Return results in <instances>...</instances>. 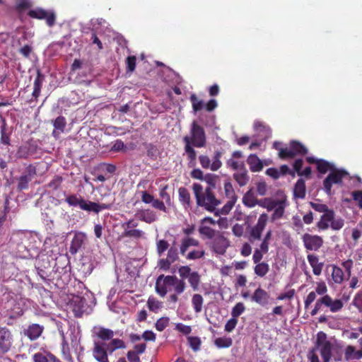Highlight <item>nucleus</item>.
Listing matches in <instances>:
<instances>
[{"label":"nucleus","instance_id":"obj_1","mask_svg":"<svg viewBox=\"0 0 362 362\" xmlns=\"http://www.w3.org/2000/svg\"><path fill=\"white\" fill-rule=\"evenodd\" d=\"M194 194L198 206L204 207L210 212L215 210V207L221 204L212 192L213 189L206 188L204 194L202 192L203 187L199 183H194L192 186Z\"/></svg>","mask_w":362,"mask_h":362},{"label":"nucleus","instance_id":"obj_2","mask_svg":"<svg viewBox=\"0 0 362 362\" xmlns=\"http://www.w3.org/2000/svg\"><path fill=\"white\" fill-rule=\"evenodd\" d=\"M124 342L119 339H112L105 344L103 342H94L93 354L95 359L98 362H109L108 354H112L117 349H124Z\"/></svg>","mask_w":362,"mask_h":362},{"label":"nucleus","instance_id":"obj_3","mask_svg":"<svg viewBox=\"0 0 362 362\" xmlns=\"http://www.w3.org/2000/svg\"><path fill=\"white\" fill-rule=\"evenodd\" d=\"M36 174V167L30 164L25 169L21 175L14 177L13 181L17 182V191L22 192L28 189L30 182L32 181Z\"/></svg>","mask_w":362,"mask_h":362},{"label":"nucleus","instance_id":"obj_4","mask_svg":"<svg viewBox=\"0 0 362 362\" xmlns=\"http://www.w3.org/2000/svg\"><path fill=\"white\" fill-rule=\"evenodd\" d=\"M192 145L197 148L206 146V138L204 128L197 121H193L190 127V136Z\"/></svg>","mask_w":362,"mask_h":362},{"label":"nucleus","instance_id":"obj_5","mask_svg":"<svg viewBox=\"0 0 362 362\" xmlns=\"http://www.w3.org/2000/svg\"><path fill=\"white\" fill-rule=\"evenodd\" d=\"M348 175L349 173L344 170H337L334 168L323 181L325 192L328 195H331L332 184L341 185L342 183V178Z\"/></svg>","mask_w":362,"mask_h":362},{"label":"nucleus","instance_id":"obj_6","mask_svg":"<svg viewBox=\"0 0 362 362\" xmlns=\"http://www.w3.org/2000/svg\"><path fill=\"white\" fill-rule=\"evenodd\" d=\"M107 197H110V202L107 203H96L87 199H84L81 209L88 212H94L98 214L101 210L110 209L115 202V197L110 193L107 194Z\"/></svg>","mask_w":362,"mask_h":362},{"label":"nucleus","instance_id":"obj_7","mask_svg":"<svg viewBox=\"0 0 362 362\" xmlns=\"http://www.w3.org/2000/svg\"><path fill=\"white\" fill-rule=\"evenodd\" d=\"M307 153L308 149L300 142L291 141L290 143V148H285L280 149V153H279V155L281 158H293L296 155H305Z\"/></svg>","mask_w":362,"mask_h":362},{"label":"nucleus","instance_id":"obj_8","mask_svg":"<svg viewBox=\"0 0 362 362\" xmlns=\"http://www.w3.org/2000/svg\"><path fill=\"white\" fill-rule=\"evenodd\" d=\"M178 279L175 276H164L160 274L158 276L156 281V291L160 296L164 297L167 292V286H175Z\"/></svg>","mask_w":362,"mask_h":362},{"label":"nucleus","instance_id":"obj_9","mask_svg":"<svg viewBox=\"0 0 362 362\" xmlns=\"http://www.w3.org/2000/svg\"><path fill=\"white\" fill-rule=\"evenodd\" d=\"M30 237H32V235L28 231L17 230L12 233L9 243L16 245L18 250L23 252L26 250L25 241L28 240Z\"/></svg>","mask_w":362,"mask_h":362},{"label":"nucleus","instance_id":"obj_10","mask_svg":"<svg viewBox=\"0 0 362 362\" xmlns=\"http://www.w3.org/2000/svg\"><path fill=\"white\" fill-rule=\"evenodd\" d=\"M28 14L30 17L33 18L45 19L49 27L53 26L55 23L56 16L53 11H47L42 8H36L30 10Z\"/></svg>","mask_w":362,"mask_h":362},{"label":"nucleus","instance_id":"obj_11","mask_svg":"<svg viewBox=\"0 0 362 362\" xmlns=\"http://www.w3.org/2000/svg\"><path fill=\"white\" fill-rule=\"evenodd\" d=\"M11 346V332L7 327L0 326V351L6 354L10 350Z\"/></svg>","mask_w":362,"mask_h":362},{"label":"nucleus","instance_id":"obj_12","mask_svg":"<svg viewBox=\"0 0 362 362\" xmlns=\"http://www.w3.org/2000/svg\"><path fill=\"white\" fill-rule=\"evenodd\" d=\"M303 240L305 247L308 250L317 251L323 244V240L320 236L313 235L309 233H305L303 235Z\"/></svg>","mask_w":362,"mask_h":362},{"label":"nucleus","instance_id":"obj_13","mask_svg":"<svg viewBox=\"0 0 362 362\" xmlns=\"http://www.w3.org/2000/svg\"><path fill=\"white\" fill-rule=\"evenodd\" d=\"M213 250L219 255H224L229 246L228 240L221 234L216 235L211 243Z\"/></svg>","mask_w":362,"mask_h":362},{"label":"nucleus","instance_id":"obj_14","mask_svg":"<svg viewBox=\"0 0 362 362\" xmlns=\"http://www.w3.org/2000/svg\"><path fill=\"white\" fill-rule=\"evenodd\" d=\"M86 240V235L82 232H76L74 236V238L71 243L69 247V252L71 255L76 254L79 250H81L85 244Z\"/></svg>","mask_w":362,"mask_h":362},{"label":"nucleus","instance_id":"obj_15","mask_svg":"<svg viewBox=\"0 0 362 362\" xmlns=\"http://www.w3.org/2000/svg\"><path fill=\"white\" fill-rule=\"evenodd\" d=\"M73 311L77 317H81L83 314L86 305V300L85 298L79 296H75L71 300Z\"/></svg>","mask_w":362,"mask_h":362},{"label":"nucleus","instance_id":"obj_16","mask_svg":"<svg viewBox=\"0 0 362 362\" xmlns=\"http://www.w3.org/2000/svg\"><path fill=\"white\" fill-rule=\"evenodd\" d=\"M49 257L46 256H42L41 257H39L36 260L35 263V269L37 272V274L40 276V278L46 281H47V276H48V274H47L45 269L49 267Z\"/></svg>","mask_w":362,"mask_h":362},{"label":"nucleus","instance_id":"obj_17","mask_svg":"<svg viewBox=\"0 0 362 362\" xmlns=\"http://www.w3.org/2000/svg\"><path fill=\"white\" fill-rule=\"evenodd\" d=\"M94 332L100 339L99 341H95L94 342H103L105 344H108L109 341L114 339L113 337L115 333L110 329L104 327H94Z\"/></svg>","mask_w":362,"mask_h":362},{"label":"nucleus","instance_id":"obj_18","mask_svg":"<svg viewBox=\"0 0 362 362\" xmlns=\"http://www.w3.org/2000/svg\"><path fill=\"white\" fill-rule=\"evenodd\" d=\"M269 293L260 287L257 288L251 296V300L252 301L256 302L262 306H265L267 305L269 303Z\"/></svg>","mask_w":362,"mask_h":362},{"label":"nucleus","instance_id":"obj_19","mask_svg":"<svg viewBox=\"0 0 362 362\" xmlns=\"http://www.w3.org/2000/svg\"><path fill=\"white\" fill-rule=\"evenodd\" d=\"M44 327L38 324H32L28 327L23 330V333L30 340L37 339L42 333Z\"/></svg>","mask_w":362,"mask_h":362},{"label":"nucleus","instance_id":"obj_20","mask_svg":"<svg viewBox=\"0 0 362 362\" xmlns=\"http://www.w3.org/2000/svg\"><path fill=\"white\" fill-rule=\"evenodd\" d=\"M334 346V345L329 341L321 344L319 346V349H315V350H320L324 362H329L332 357V351Z\"/></svg>","mask_w":362,"mask_h":362},{"label":"nucleus","instance_id":"obj_21","mask_svg":"<svg viewBox=\"0 0 362 362\" xmlns=\"http://www.w3.org/2000/svg\"><path fill=\"white\" fill-rule=\"evenodd\" d=\"M233 177L240 186H245L249 181L250 177L244 163L240 164V172L233 174Z\"/></svg>","mask_w":362,"mask_h":362},{"label":"nucleus","instance_id":"obj_22","mask_svg":"<svg viewBox=\"0 0 362 362\" xmlns=\"http://www.w3.org/2000/svg\"><path fill=\"white\" fill-rule=\"evenodd\" d=\"M334 218V212L332 209L327 210V212H325L324 214L321 216L320 221L317 223V226L322 230L327 229L329 227V222L332 223Z\"/></svg>","mask_w":362,"mask_h":362},{"label":"nucleus","instance_id":"obj_23","mask_svg":"<svg viewBox=\"0 0 362 362\" xmlns=\"http://www.w3.org/2000/svg\"><path fill=\"white\" fill-rule=\"evenodd\" d=\"M189 135H186L183 138V141L185 144V151L187 154L188 158L190 162H194L196 160L197 153L193 148V145Z\"/></svg>","mask_w":362,"mask_h":362},{"label":"nucleus","instance_id":"obj_24","mask_svg":"<svg viewBox=\"0 0 362 362\" xmlns=\"http://www.w3.org/2000/svg\"><path fill=\"white\" fill-rule=\"evenodd\" d=\"M45 78V75L39 69H37V77L34 81V90L32 94L33 97L35 98V100L39 97L40 94L41 88Z\"/></svg>","mask_w":362,"mask_h":362},{"label":"nucleus","instance_id":"obj_25","mask_svg":"<svg viewBox=\"0 0 362 362\" xmlns=\"http://www.w3.org/2000/svg\"><path fill=\"white\" fill-rule=\"evenodd\" d=\"M247 162L252 172H259L263 168L261 160L255 154H250L247 159Z\"/></svg>","mask_w":362,"mask_h":362},{"label":"nucleus","instance_id":"obj_26","mask_svg":"<svg viewBox=\"0 0 362 362\" xmlns=\"http://www.w3.org/2000/svg\"><path fill=\"white\" fill-rule=\"evenodd\" d=\"M293 196L295 198L303 199L305 197V184L303 179L296 182L293 188Z\"/></svg>","mask_w":362,"mask_h":362},{"label":"nucleus","instance_id":"obj_27","mask_svg":"<svg viewBox=\"0 0 362 362\" xmlns=\"http://www.w3.org/2000/svg\"><path fill=\"white\" fill-rule=\"evenodd\" d=\"M52 123L54 127V130L52 132L53 136H56L57 131H58L57 134L64 132L66 125V121L64 117H57L54 120L52 121Z\"/></svg>","mask_w":362,"mask_h":362},{"label":"nucleus","instance_id":"obj_28","mask_svg":"<svg viewBox=\"0 0 362 362\" xmlns=\"http://www.w3.org/2000/svg\"><path fill=\"white\" fill-rule=\"evenodd\" d=\"M278 204H281V202L273 200L272 198H264L262 199H258L257 204L263 208H266L268 211H271L277 206Z\"/></svg>","mask_w":362,"mask_h":362},{"label":"nucleus","instance_id":"obj_29","mask_svg":"<svg viewBox=\"0 0 362 362\" xmlns=\"http://www.w3.org/2000/svg\"><path fill=\"white\" fill-rule=\"evenodd\" d=\"M257 202L258 199L255 198L252 188L248 190L243 198V203L250 208L255 206Z\"/></svg>","mask_w":362,"mask_h":362},{"label":"nucleus","instance_id":"obj_30","mask_svg":"<svg viewBox=\"0 0 362 362\" xmlns=\"http://www.w3.org/2000/svg\"><path fill=\"white\" fill-rule=\"evenodd\" d=\"M277 202H280L281 204H278L277 206L274 208V211L272 216L273 221L281 218L283 216L286 206V197L284 196L283 199L277 200Z\"/></svg>","mask_w":362,"mask_h":362},{"label":"nucleus","instance_id":"obj_31","mask_svg":"<svg viewBox=\"0 0 362 362\" xmlns=\"http://www.w3.org/2000/svg\"><path fill=\"white\" fill-rule=\"evenodd\" d=\"M84 199L80 195L72 194L66 196L65 201L70 206H78L81 209Z\"/></svg>","mask_w":362,"mask_h":362},{"label":"nucleus","instance_id":"obj_32","mask_svg":"<svg viewBox=\"0 0 362 362\" xmlns=\"http://www.w3.org/2000/svg\"><path fill=\"white\" fill-rule=\"evenodd\" d=\"M94 269V262L88 257H84L81 259L80 271L84 274H90Z\"/></svg>","mask_w":362,"mask_h":362},{"label":"nucleus","instance_id":"obj_33","mask_svg":"<svg viewBox=\"0 0 362 362\" xmlns=\"http://www.w3.org/2000/svg\"><path fill=\"white\" fill-rule=\"evenodd\" d=\"M334 168L335 167L333 164L322 159H320L317 164V170L322 174L326 173L328 170L332 171Z\"/></svg>","mask_w":362,"mask_h":362},{"label":"nucleus","instance_id":"obj_34","mask_svg":"<svg viewBox=\"0 0 362 362\" xmlns=\"http://www.w3.org/2000/svg\"><path fill=\"white\" fill-rule=\"evenodd\" d=\"M157 216L156 214L149 209L144 210L141 213V220L146 223H151L156 221Z\"/></svg>","mask_w":362,"mask_h":362},{"label":"nucleus","instance_id":"obj_35","mask_svg":"<svg viewBox=\"0 0 362 362\" xmlns=\"http://www.w3.org/2000/svg\"><path fill=\"white\" fill-rule=\"evenodd\" d=\"M203 298L200 294H194L192 298V303L196 313H200L202 309Z\"/></svg>","mask_w":362,"mask_h":362},{"label":"nucleus","instance_id":"obj_36","mask_svg":"<svg viewBox=\"0 0 362 362\" xmlns=\"http://www.w3.org/2000/svg\"><path fill=\"white\" fill-rule=\"evenodd\" d=\"M190 100L192 104L193 112L196 113L198 111L202 110L204 107V103L202 100H198L195 94H192L190 96Z\"/></svg>","mask_w":362,"mask_h":362},{"label":"nucleus","instance_id":"obj_37","mask_svg":"<svg viewBox=\"0 0 362 362\" xmlns=\"http://www.w3.org/2000/svg\"><path fill=\"white\" fill-rule=\"evenodd\" d=\"M269 265L266 262L257 263L255 267V273L259 276H264L269 272Z\"/></svg>","mask_w":362,"mask_h":362},{"label":"nucleus","instance_id":"obj_38","mask_svg":"<svg viewBox=\"0 0 362 362\" xmlns=\"http://www.w3.org/2000/svg\"><path fill=\"white\" fill-rule=\"evenodd\" d=\"M178 192L180 201L189 206L190 204V194L187 189L185 187H180L178 189Z\"/></svg>","mask_w":362,"mask_h":362},{"label":"nucleus","instance_id":"obj_39","mask_svg":"<svg viewBox=\"0 0 362 362\" xmlns=\"http://www.w3.org/2000/svg\"><path fill=\"white\" fill-rule=\"evenodd\" d=\"M189 283L194 291L198 290L200 283V275L197 272H193L188 278Z\"/></svg>","mask_w":362,"mask_h":362},{"label":"nucleus","instance_id":"obj_40","mask_svg":"<svg viewBox=\"0 0 362 362\" xmlns=\"http://www.w3.org/2000/svg\"><path fill=\"white\" fill-rule=\"evenodd\" d=\"M218 176L212 173H207L204 175V180L209 185L206 188L214 189L216 186V181Z\"/></svg>","mask_w":362,"mask_h":362},{"label":"nucleus","instance_id":"obj_41","mask_svg":"<svg viewBox=\"0 0 362 362\" xmlns=\"http://www.w3.org/2000/svg\"><path fill=\"white\" fill-rule=\"evenodd\" d=\"M148 309L153 312H157L162 307V303L154 297H149L147 301Z\"/></svg>","mask_w":362,"mask_h":362},{"label":"nucleus","instance_id":"obj_42","mask_svg":"<svg viewBox=\"0 0 362 362\" xmlns=\"http://www.w3.org/2000/svg\"><path fill=\"white\" fill-rule=\"evenodd\" d=\"M264 229L255 226L251 228L249 240L252 243L255 240H260Z\"/></svg>","mask_w":362,"mask_h":362},{"label":"nucleus","instance_id":"obj_43","mask_svg":"<svg viewBox=\"0 0 362 362\" xmlns=\"http://www.w3.org/2000/svg\"><path fill=\"white\" fill-rule=\"evenodd\" d=\"M233 341L231 338H223L219 337L217 338L214 344L218 348H228L232 345Z\"/></svg>","mask_w":362,"mask_h":362},{"label":"nucleus","instance_id":"obj_44","mask_svg":"<svg viewBox=\"0 0 362 362\" xmlns=\"http://www.w3.org/2000/svg\"><path fill=\"white\" fill-rule=\"evenodd\" d=\"M221 157V152H220L218 151H216L214 156L213 158L214 161L210 166V168L211 170L216 171L221 167L222 163L220 160Z\"/></svg>","mask_w":362,"mask_h":362},{"label":"nucleus","instance_id":"obj_45","mask_svg":"<svg viewBox=\"0 0 362 362\" xmlns=\"http://www.w3.org/2000/svg\"><path fill=\"white\" fill-rule=\"evenodd\" d=\"M187 340L193 351H197L200 349L201 339L198 337H188Z\"/></svg>","mask_w":362,"mask_h":362},{"label":"nucleus","instance_id":"obj_46","mask_svg":"<svg viewBox=\"0 0 362 362\" xmlns=\"http://www.w3.org/2000/svg\"><path fill=\"white\" fill-rule=\"evenodd\" d=\"M199 232L200 234L206 235L209 239H213L216 236L215 230L209 226H201L199 228Z\"/></svg>","mask_w":362,"mask_h":362},{"label":"nucleus","instance_id":"obj_47","mask_svg":"<svg viewBox=\"0 0 362 362\" xmlns=\"http://www.w3.org/2000/svg\"><path fill=\"white\" fill-rule=\"evenodd\" d=\"M143 231L138 229L125 230L122 233V237H129L134 238H140L143 235Z\"/></svg>","mask_w":362,"mask_h":362},{"label":"nucleus","instance_id":"obj_48","mask_svg":"<svg viewBox=\"0 0 362 362\" xmlns=\"http://www.w3.org/2000/svg\"><path fill=\"white\" fill-rule=\"evenodd\" d=\"M329 341L327 340V334L323 332H320L317 334V339L315 344V347L312 350V352L315 351V349H319V346L325 342H329Z\"/></svg>","mask_w":362,"mask_h":362},{"label":"nucleus","instance_id":"obj_49","mask_svg":"<svg viewBox=\"0 0 362 362\" xmlns=\"http://www.w3.org/2000/svg\"><path fill=\"white\" fill-rule=\"evenodd\" d=\"M245 309V308L243 303H238L232 309V317L236 319L244 312Z\"/></svg>","mask_w":362,"mask_h":362},{"label":"nucleus","instance_id":"obj_50","mask_svg":"<svg viewBox=\"0 0 362 362\" xmlns=\"http://www.w3.org/2000/svg\"><path fill=\"white\" fill-rule=\"evenodd\" d=\"M236 199H237V197L236 195H234L232 197V199L228 201L222 208H221V211L222 212V214L223 215H227L230 211V210L232 209V208L233 207L235 202H236Z\"/></svg>","mask_w":362,"mask_h":362},{"label":"nucleus","instance_id":"obj_51","mask_svg":"<svg viewBox=\"0 0 362 362\" xmlns=\"http://www.w3.org/2000/svg\"><path fill=\"white\" fill-rule=\"evenodd\" d=\"M166 259L172 264L179 259L177 247L173 246L168 250Z\"/></svg>","mask_w":362,"mask_h":362},{"label":"nucleus","instance_id":"obj_52","mask_svg":"<svg viewBox=\"0 0 362 362\" xmlns=\"http://www.w3.org/2000/svg\"><path fill=\"white\" fill-rule=\"evenodd\" d=\"M254 127L256 131L264 132L265 139L271 136V129L269 127L264 126L262 122H256L254 124Z\"/></svg>","mask_w":362,"mask_h":362},{"label":"nucleus","instance_id":"obj_53","mask_svg":"<svg viewBox=\"0 0 362 362\" xmlns=\"http://www.w3.org/2000/svg\"><path fill=\"white\" fill-rule=\"evenodd\" d=\"M169 318L167 317H163L158 319L156 323V328L157 330L161 332L165 329V327L168 325Z\"/></svg>","mask_w":362,"mask_h":362},{"label":"nucleus","instance_id":"obj_54","mask_svg":"<svg viewBox=\"0 0 362 362\" xmlns=\"http://www.w3.org/2000/svg\"><path fill=\"white\" fill-rule=\"evenodd\" d=\"M356 351L354 346L351 345H349L346 346L345 349V360L349 361L354 358V356L356 355Z\"/></svg>","mask_w":362,"mask_h":362},{"label":"nucleus","instance_id":"obj_55","mask_svg":"<svg viewBox=\"0 0 362 362\" xmlns=\"http://www.w3.org/2000/svg\"><path fill=\"white\" fill-rule=\"evenodd\" d=\"M63 179L59 175H56L54 177L52 181H50L48 184V187L52 188L54 190H56L61 185Z\"/></svg>","mask_w":362,"mask_h":362},{"label":"nucleus","instance_id":"obj_56","mask_svg":"<svg viewBox=\"0 0 362 362\" xmlns=\"http://www.w3.org/2000/svg\"><path fill=\"white\" fill-rule=\"evenodd\" d=\"M136 57L135 56H129L126 59L127 64V70L129 72H132L134 71L136 67Z\"/></svg>","mask_w":362,"mask_h":362},{"label":"nucleus","instance_id":"obj_57","mask_svg":"<svg viewBox=\"0 0 362 362\" xmlns=\"http://www.w3.org/2000/svg\"><path fill=\"white\" fill-rule=\"evenodd\" d=\"M169 247L168 241L160 240L157 242V252L160 256Z\"/></svg>","mask_w":362,"mask_h":362},{"label":"nucleus","instance_id":"obj_58","mask_svg":"<svg viewBox=\"0 0 362 362\" xmlns=\"http://www.w3.org/2000/svg\"><path fill=\"white\" fill-rule=\"evenodd\" d=\"M342 346L338 344H336L333 348V356L336 361H339L342 358Z\"/></svg>","mask_w":362,"mask_h":362},{"label":"nucleus","instance_id":"obj_59","mask_svg":"<svg viewBox=\"0 0 362 362\" xmlns=\"http://www.w3.org/2000/svg\"><path fill=\"white\" fill-rule=\"evenodd\" d=\"M332 277L336 283H341L343 281V272L338 267L333 269Z\"/></svg>","mask_w":362,"mask_h":362},{"label":"nucleus","instance_id":"obj_60","mask_svg":"<svg viewBox=\"0 0 362 362\" xmlns=\"http://www.w3.org/2000/svg\"><path fill=\"white\" fill-rule=\"evenodd\" d=\"M1 143L4 144H6V145H9L10 144L9 135L6 132V129L5 125L1 126Z\"/></svg>","mask_w":362,"mask_h":362},{"label":"nucleus","instance_id":"obj_61","mask_svg":"<svg viewBox=\"0 0 362 362\" xmlns=\"http://www.w3.org/2000/svg\"><path fill=\"white\" fill-rule=\"evenodd\" d=\"M352 304L358 309L359 312L362 313V291L356 295Z\"/></svg>","mask_w":362,"mask_h":362},{"label":"nucleus","instance_id":"obj_62","mask_svg":"<svg viewBox=\"0 0 362 362\" xmlns=\"http://www.w3.org/2000/svg\"><path fill=\"white\" fill-rule=\"evenodd\" d=\"M178 272L180 276L182 279L189 278V276L192 274V272H191V269L188 266H182L179 268Z\"/></svg>","mask_w":362,"mask_h":362},{"label":"nucleus","instance_id":"obj_63","mask_svg":"<svg viewBox=\"0 0 362 362\" xmlns=\"http://www.w3.org/2000/svg\"><path fill=\"white\" fill-rule=\"evenodd\" d=\"M34 362H49V358L48 357V353L47 355H44L42 353H36L33 356Z\"/></svg>","mask_w":362,"mask_h":362},{"label":"nucleus","instance_id":"obj_64","mask_svg":"<svg viewBox=\"0 0 362 362\" xmlns=\"http://www.w3.org/2000/svg\"><path fill=\"white\" fill-rule=\"evenodd\" d=\"M353 199L358 202V206L362 209V190L354 191L351 192Z\"/></svg>","mask_w":362,"mask_h":362}]
</instances>
